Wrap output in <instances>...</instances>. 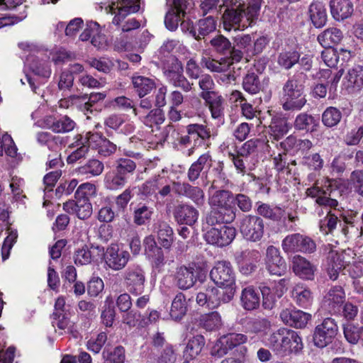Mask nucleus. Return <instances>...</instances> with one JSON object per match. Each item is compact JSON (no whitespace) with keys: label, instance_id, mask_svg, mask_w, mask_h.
<instances>
[{"label":"nucleus","instance_id":"nucleus-39","mask_svg":"<svg viewBox=\"0 0 363 363\" xmlns=\"http://www.w3.org/2000/svg\"><path fill=\"white\" fill-rule=\"evenodd\" d=\"M204 345V337L201 335H195L191 338L184 350L186 359H193L196 358L201 353Z\"/></svg>","mask_w":363,"mask_h":363},{"label":"nucleus","instance_id":"nucleus-12","mask_svg":"<svg viewBox=\"0 0 363 363\" xmlns=\"http://www.w3.org/2000/svg\"><path fill=\"white\" fill-rule=\"evenodd\" d=\"M104 259L109 268L118 271L126 266L130 259V254L118 245H111L104 253Z\"/></svg>","mask_w":363,"mask_h":363},{"label":"nucleus","instance_id":"nucleus-4","mask_svg":"<svg viewBox=\"0 0 363 363\" xmlns=\"http://www.w3.org/2000/svg\"><path fill=\"white\" fill-rule=\"evenodd\" d=\"M223 28L225 30H243L251 25L255 19L239 4L237 8L226 9L223 15Z\"/></svg>","mask_w":363,"mask_h":363},{"label":"nucleus","instance_id":"nucleus-32","mask_svg":"<svg viewBox=\"0 0 363 363\" xmlns=\"http://www.w3.org/2000/svg\"><path fill=\"white\" fill-rule=\"evenodd\" d=\"M232 202L233 194L225 190L216 191L209 199L211 206L221 210L230 209Z\"/></svg>","mask_w":363,"mask_h":363},{"label":"nucleus","instance_id":"nucleus-19","mask_svg":"<svg viewBox=\"0 0 363 363\" xmlns=\"http://www.w3.org/2000/svg\"><path fill=\"white\" fill-rule=\"evenodd\" d=\"M247 340V336L243 334H229L223 340L215 345L211 354L214 356L222 357L227 354L228 350L246 342Z\"/></svg>","mask_w":363,"mask_h":363},{"label":"nucleus","instance_id":"nucleus-49","mask_svg":"<svg viewBox=\"0 0 363 363\" xmlns=\"http://www.w3.org/2000/svg\"><path fill=\"white\" fill-rule=\"evenodd\" d=\"M16 152L17 148L11 135L4 133L0 136V155L1 156L5 153L13 157L16 155Z\"/></svg>","mask_w":363,"mask_h":363},{"label":"nucleus","instance_id":"nucleus-40","mask_svg":"<svg viewBox=\"0 0 363 363\" xmlns=\"http://www.w3.org/2000/svg\"><path fill=\"white\" fill-rule=\"evenodd\" d=\"M104 164L98 160H90L77 169L79 175L91 177L100 175L104 171Z\"/></svg>","mask_w":363,"mask_h":363},{"label":"nucleus","instance_id":"nucleus-50","mask_svg":"<svg viewBox=\"0 0 363 363\" xmlns=\"http://www.w3.org/2000/svg\"><path fill=\"white\" fill-rule=\"evenodd\" d=\"M341 118V112L334 107L328 108L322 116V121L328 127H333L337 125Z\"/></svg>","mask_w":363,"mask_h":363},{"label":"nucleus","instance_id":"nucleus-56","mask_svg":"<svg viewBox=\"0 0 363 363\" xmlns=\"http://www.w3.org/2000/svg\"><path fill=\"white\" fill-rule=\"evenodd\" d=\"M136 168L135 163L128 158H120L116 161V170L124 177H127L128 174L133 173Z\"/></svg>","mask_w":363,"mask_h":363},{"label":"nucleus","instance_id":"nucleus-57","mask_svg":"<svg viewBox=\"0 0 363 363\" xmlns=\"http://www.w3.org/2000/svg\"><path fill=\"white\" fill-rule=\"evenodd\" d=\"M271 328V323L265 318H259L248 323L247 330L252 333H265Z\"/></svg>","mask_w":363,"mask_h":363},{"label":"nucleus","instance_id":"nucleus-62","mask_svg":"<svg viewBox=\"0 0 363 363\" xmlns=\"http://www.w3.org/2000/svg\"><path fill=\"white\" fill-rule=\"evenodd\" d=\"M344 335L347 341L351 344H357L360 339L361 328L352 325H344Z\"/></svg>","mask_w":363,"mask_h":363},{"label":"nucleus","instance_id":"nucleus-48","mask_svg":"<svg viewBox=\"0 0 363 363\" xmlns=\"http://www.w3.org/2000/svg\"><path fill=\"white\" fill-rule=\"evenodd\" d=\"M300 55L296 51H285L279 55L278 64L286 69L291 68L299 60Z\"/></svg>","mask_w":363,"mask_h":363},{"label":"nucleus","instance_id":"nucleus-51","mask_svg":"<svg viewBox=\"0 0 363 363\" xmlns=\"http://www.w3.org/2000/svg\"><path fill=\"white\" fill-rule=\"evenodd\" d=\"M243 89L251 94H255L261 89V84L256 74L248 73L242 82Z\"/></svg>","mask_w":363,"mask_h":363},{"label":"nucleus","instance_id":"nucleus-21","mask_svg":"<svg viewBox=\"0 0 363 363\" xmlns=\"http://www.w3.org/2000/svg\"><path fill=\"white\" fill-rule=\"evenodd\" d=\"M292 269L296 275L303 279H313L315 267L305 257L296 255L292 259Z\"/></svg>","mask_w":363,"mask_h":363},{"label":"nucleus","instance_id":"nucleus-2","mask_svg":"<svg viewBox=\"0 0 363 363\" xmlns=\"http://www.w3.org/2000/svg\"><path fill=\"white\" fill-rule=\"evenodd\" d=\"M306 78V74L298 73L284 84L281 102L285 111H299L306 105L307 100L303 86Z\"/></svg>","mask_w":363,"mask_h":363},{"label":"nucleus","instance_id":"nucleus-16","mask_svg":"<svg viewBox=\"0 0 363 363\" xmlns=\"http://www.w3.org/2000/svg\"><path fill=\"white\" fill-rule=\"evenodd\" d=\"M168 82L176 87L182 89L184 91H189L191 89V84L183 74L182 64L175 60L172 66L164 72Z\"/></svg>","mask_w":363,"mask_h":363},{"label":"nucleus","instance_id":"nucleus-6","mask_svg":"<svg viewBox=\"0 0 363 363\" xmlns=\"http://www.w3.org/2000/svg\"><path fill=\"white\" fill-rule=\"evenodd\" d=\"M205 240L211 245L223 247L235 238L236 230L233 227L218 224L214 227L203 226Z\"/></svg>","mask_w":363,"mask_h":363},{"label":"nucleus","instance_id":"nucleus-58","mask_svg":"<svg viewBox=\"0 0 363 363\" xmlns=\"http://www.w3.org/2000/svg\"><path fill=\"white\" fill-rule=\"evenodd\" d=\"M260 291L263 297L262 305L264 308L266 309H272L279 298L274 294L272 288L267 286V285L260 286Z\"/></svg>","mask_w":363,"mask_h":363},{"label":"nucleus","instance_id":"nucleus-24","mask_svg":"<svg viewBox=\"0 0 363 363\" xmlns=\"http://www.w3.org/2000/svg\"><path fill=\"white\" fill-rule=\"evenodd\" d=\"M174 189L177 194L190 199L197 206H202L204 203V193L198 186H192L187 183H175Z\"/></svg>","mask_w":363,"mask_h":363},{"label":"nucleus","instance_id":"nucleus-15","mask_svg":"<svg viewBox=\"0 0 363 363\" xmlns=\"http://www.w3.org/2000/svg\"><path fill=\"white\" fill-rule=\"evenodd\" d=\"M197 272L194 265H182L177 268L174 277L176 286L182 290H187L194 286L197 281Z\"/></svg>","mask_w":363,"mask_h":363},{"label":"nucleus","instance_id":"nucleus-43","mask_svg":"<svg viewBox=\"0 0 363 363\" xmlns=\"http://www.w3.org/2000/svg\"><path fill=\"white\" fill-rule=\"evenodd\" d=\"M345 79L348 87L361 89L363 86V67L357 65L349 69Z\"/></svg>","mask_w":363,"mask_h":363},{"label":"nucleus","instance_id":"nucleus-30","mask_svg":"<svg viewBox=\"0 0 363 363\" xmlns=\"http://www.w3.org/2000/svg\"><path fill=\"white\" fill-rule=\"evenodd\" d=\"M157 239L161 245L164 248H169L173 242V230L169 225L163 220H158L155 223Z\"/></svg>","mask_w":363,"mask_h":363},{"label":"nucleus","instance_id":"nucleus-25","mask_svg":"<svg viewBox=\"0 0 363 363\" xmlns=\"http://www.w3.org/2000/svg\"><path fill=\"white\" fill-rule=\"evenodd\" d=\"M291 294L294 301L300 307H307L312 303V292L304 284L298 283L294 285Z\"/></svg>","mask_w":363,"mask_h":363},{"label":"nucleus","instance_id":"nucleus-5","mask_svg":"<svg viewBox=\"0 0 363 363\" xmlns=\"http://www.w3.org/2000/svg\"><path fill=\"white\" fill-rule=\"evenodd\" d=\"M106 11L113 16V24L120 26L125 18L138 12L140 9V0H108Z\"/></svg>","mask_w":363,"mask_h":363},{"label":"nucleus","instance_id":"nucleus-41","mask_svg":"<svg viewBox=\"0 0 363 363\" xmlns=\"http://www.w3.org/2000/svg\"><path fill=\"white\" fill-rule=\"evenodd\" d=\"M257 212L260 216L272 220H279L284 215V211L279 206L271 207L267 203L257 202Z\"/></svg>","mask_w":363,"mask_h":363},{"label":"nucleus","instance_id":"nucleus-7","mask_svg":"<svg viewBox=\"0 0 363 363\" xmlns=\"http://www.w3.org/2000/svg\"><path fill=\"white\" fill-rule=\"evenodd\" d=\"M281 246L286 253H312L316 248L315 243L311 238L299 233L287 235L282 240Z\"/></svg>","mask_w":363,"mask_h":363},{"label":"nucleus","instance_id":"nucleus-26","mask_svg":"<svg viewBox=\"0 0 363 363\" xmlns=\"http://www.w3.org/2000/svg\"><path fill=\"white\" fill-rule=\"evenodd\" d=\"M202 99L208 105L211 116L213 118H220L223 116V99L218 94H204Z\"/></svg>","mask_w":363,"mask_h":363},{"label":"nucleus","instance_id":"nucleus-38","mask_svg":"<svg viewBox=\"0 0 363 363\" xmlns=\"http://www.w3.org/2000/svg\"><path fill=\"white\" fill-rule=\"evenodd\" d=\"M319 125L318 119H315L311 115L306 113L298 114L294 121V127L299 130H306L308 132L316 131Z\"/></svg>","mask_w":363,"mask_h":363},{"label":"nucleus","instance_id":"nucleus-8","mask_svg":"<svg viewBox=\"0 0 363 363\" xmlns=\"http://www.w3.org/2000/svg\"><path fill=\"white\" fill-rule=\"evenodd\" d=\"M337 333V325L332 318H325L318 325L314 330L313 340L314 345L323 348L330 344Z\"/></svg>","mask_w":363,"mask_h":363},{"label":"nucleus","instance_id":"nucleus-10","mask_svg":"<svg viewBox=\"0 0 363 363\" xmlns=\"http://www.w3.org/2000/svg\"><path fill=\"white\" fill-rule=\"evenodd\" d=\"M325 248L330 250L326 258L325 269L330 279L336 280L340 272L342 269H347L348 261L346 260V257H350V255L346 252L339 253L337 250L331 249L330 245Z\"/></svg>","mask_w":363,"mask_h":363},{"label":"nucleus","instance_id":"nucleus-22","mask_svg":"<svg viewBox=\"0 0 363 363\" xmlns=\"http://www.w3.org/2000/svg\"><path fill=\"white\" fill-rule=\"evenodd\" d=\"M174 216L179 224L192 225L198 220L199 211L192 206L181 204L175 208Z\"/></svg>","mask_w":363,"mask_h":363},{"label":"nucleus","instance_id":"nucleus-37","mask_svg":"<svg viewBox=\"0 0 363 363\" xmlns=\"http://www.w3.org/2000/svg\"><path fill=\"white\" fill-rule=\"evenodd\" d=\"M306 194L308 196L315 199V203L319 206L335 208L338 203L337 200L328 197L326 192L317 186L308 188L306 190Z\"/></svg>","mask_w":363,"mask_h":363},{"label":"nucleus","instance_id":"nucleus-11","mask_svg":"<svg viewBox=\"0 0 363 363\" xmlns=\"http://www.w3.org/2000/svg\"><path fill=\"white\" fill-rule=\"evenodd\" d=\"M124 281L130 293L136 296L140 295L145 289V272L139 267H130L124 274Z\"/></svg>","mask_w":363,"mask_h":363},{"label":"nucleus","instance_id":"nucleus-27","mask_svg":"<svg viewBox=\"0 0 363 363\" xmlns=\"http://www.w3.org/2000/svg\"><path fill=\"white\" fill-rule=\"evenodd\" d=\"M240 301L245 310L256 309L260 303L259 294L253 286L245 287L242 291Z\"/></svg>","mask_w":363,"mask_h":363},{"label":"nucleus","instance_id":"nucleus-29","mask_svg":"<svg viewBox=\"0 0 363 363\" xmlns=\"http://www.w3.org/2000/svg\"><path fill=\"white\" fill-rule=\"evenodd\" d=\"M188 310L187 301L185 295L179 292L172 300L169 315L175 320H181Z\"/></svg>","mask_w":363,"mask_h":363},{"label":"nucleus","instance_id":"nucleus-54","mask_svg":"<svg viewBox=\"0 0 363 363\" xmlns=\"http://www.w3.org/2000/svg\"><path fill=\"white\" fill-rule=\"evenodd\" d=\"M7 231L8 235L5 238L1 247V255L3 259H6L9 257L10 251L18 238V233L16 230L9 228Z\"/></svg>","mask_w":363,"mask_h":363},{"label":"nucleus","instance_id":"nucleus-14","mask_svg":"<svg viewBox=\"0 0 363 363\" xmlns=\"http://www.w3.org/2000/svg\"><path fill=\"white\" fill-rule=\"evenodd\" d=\"M181 27L183 30L186 28L192 37L199 40L214 31L216 23L215 19L209 16L199 20L196 26H193L189 21H183Z\"/></svg>","mask_w":363,"mask_h":363},{"label":"nucleus","instance_id":"nucleus-44","mask_svg":"<svg viewBox=\"0 0 363 363\" xmlns=\"http://www.w3.org/2000/svg\"><path fill=\"white\" fill-rule=\"evenodd\" d=\"M271 135L275 140H279L287 134L289 130V125L284 118L274 117L272 118L269 125Z\"/></svg>","mask_w":363,"mask_h":363},{"label":"nucleus","instance_id":"nucleus-3","mask_svg":"<svg viewBox=\"0 0 363 363\" xmlns=\"http://www.w3.org/2000/svg\"><path fill=\"white\" fill-rule=\"evenodd\" d=\"M210 278L220 289L224 302L233 300L236 292L235 273L229 262H217L210 271Z\"/></svg>","mask_w":363,"mask_h":363},{"label":"nucleus","instance_id":"nucleus-55","mask_svg":"<svg viewBox=\"0 0 363 363\" xmlns=\"http://www.w3.org/2000/svg\"><path fill=\"white\" fill-rule=\"evenodd\" d=\"M211 45L217 52L222 54L230 52L232 48L229 40L221 35L213 38L211 40Z\"/></svg>","mask_w":363,"mask_h":363},{"label":"nucleus","instance_id":"nucleus-61","mask_svg":"<svg viewBox=\"0 0 363 363\" xmlns=\"http://www.w3.org/2000/svg\"><path fill=\"white\" fill-rule=\"evenodd\" d=\"M322 51L321 58L329 67H335L339 60L338 52L333 48H325Z\"/></svg>","mask_w":363,"mask_h":363},{"label":"nucleus","instance_id":"nucleus-64","mask_svg":"<svg viewBox=\"0 0 363 363\" xmlns=\"http://www.w3.org/2000/svg\"><path fill=\"white\" fill-rule=\"evenodd\" d=\"M350 182L354 192L363 197V172L353 171L350 176Z\"/></svg>","mask_w":363,"mask_h":363},{"label":"nucleus","instance_id":"nucleus-28","mask_svg":"<svg viewBox=\"0 0 363 363\" xmlns=\"http://www.w3.org/2000/svg\"><path fill=\"white\" fill-rule=\"evenodd\" d=\"M343 38L342 32L337 28H329L318 36V41L323 48H332L339 43Z\"/></svg>","mask_w":363,"mask_h":363},{"label":"nucleus","instance_id":"nucleus-35","mask_svg":"<svg viewBox=\"0 0 363 363\" xmlns=\"http://www.w3.org/2000/svg\"><path fill=\"white\" fill-rule=\"evenodd\" d=\"M26 63L36 75L49 77L51 74V70L48 63L45 60L40 59L39 56H29L26 58Z\"/></svg>","mask_w":363,"mask_h":363},{"label":"nucleus","instance_id":"nucleus-53","mask_svg":"<svg viewBox=\"0 0 363 363\" xmlns=\"http://www.w3.org/2000/svg\"><path fill=\"white\" fill-rule=\"evenodd\" d=\"M301 163L311 170L319 171L323 167L324 162L318 153H313L304 156Z\"/></svg>","mask_w":363,"mask_h":363},{"label":"nucleus","instance_id":"nucleus-20","mask_svg":"<svg viewBox=\"0 0 363 363\" xmlns=\"http://www.w3.org/2000/svg\"><path fill=\"white\" fill-rule=\"evenodd\" d=\"M283 323L291 327L303 328L306 327L311 315L300 310L286 308L280 313Z\"/></svg>","mask_w":363,"mask_h":363},{"label":"nucleus","instance_id":"nucleus-60","mask_svg":"<svg viewBox=\"0 0 363 363\" xmlns=\"http://www.w3.org/2000/svg\"><path fill=\"white\" fill-rule=\"evenodd\" d=\"M75 213L79 219H86L92 213V205L89 199H77V205Z\"/></svg>","mask_w":363,"mask_h":363},{"label":"nucleus","instance_id":"nucleus-63","mask_svg":"<svg viewBox=\"0 0 363 363\" xmlns=\"http://www.w3.org/2000/svg\"><path fill=\"white\" fill-rule=\"evenodd\" d=\"M96 187L94 184L86 182L81 184L77 189L75 196L77 199H88L89 197L96 195Z\"/></svg>","mask_w":363,"mask_h":363},{"label":"nucleus","instance_id":"nucleus-52","mask_svg":"<svg viewBox=\"0 0 363 363\" xmlns=\"http://www.w3.org/2000/svg\"><path fill=\"white\" fill-rule=\"evenodd\" d=\"M165 117L162 110L156 108L150 111L143 118V123L150 128L156 127L162 124Z\"/></svg>","mask_w":363,"mask_h":363},{"label":"nucleus","instance_id":"nucleus-23","mask_svg":"<svg viewBox=\"0 0 363 363\" xmlns=\"http://www.w3.org/2000/svg\"><path fill=\"white\" fill-rule=\"evenodd\" d=\"M330 13L337 21H343L352 16L354 9L350 0H331Z\"/></svg>","mask_w":363,"mask_h":363},{"label":"nucleus","instance_id":"nucleus-33","mask_svg":"<svg viewBox=\"0 0 363 363\" xmlns=\"http://www.w3.org/2000/svg\"><path fill=\"white\" fill-rule=\"evenodd\" d=\"M345 299V294L343 289L340 286H335L332 288L325 296L324 299V304L328 307V311H335L341 303L344 302Z\"/></svg>","mask_w":363,"mask_h":363},{"label":"nucleus","instance_id":"nucleus-18","mask_svg":"<svg viewBox=\"0 0 363 363\" xmlns=\"http://www.w3.org/2000/svg\"><path fill=\"white\" fill-rule=\"evenodd\" d=\"M42 125L56 133H66L75 128V122L67 116L60 118L46 116L43 119Z\"/></svg>","mask_w":363,"mask_h":363},{"label":"nucleus","instance_id":"nucleus-9","mask_svg":"<svg viewBox=\"0 0 363 363\" xmlns=\"http://www.w3.org/2000/svg\"><path fill=\"white\" fill-rule=\"evenodd\" d=\"M240 230L245 239L259 240L264 234L263 220L256 216H245L240 222Z\"/></svg>","mask_w":363,"mask_h":363},{"label":"nucleus","instance_id":"nucleus-31","mask_svg":"<svg viewBox=\"0 0 363 363\" xmlns=\"http://www.w3.org/2000/svg\"><path fill=\"white\" fill-rule=\"evenodd\" d=\"M309 15L315 27L321 28L325 25L328 16L326 9L322 3H312L309 7Z\"/></svg>","mask_w":363,"mask_h":363},{"label":"nucleus","instance_id":"nucleus-13","mask_svg":"<svg viewBox=\"0 0 363 363\" xmlns=\"http://www.w3.org/2000/svg\"><path fill=\"white\" fill-rule=\"evenodd\" d=\"M265 265L266 269L271 274L277 276L284 274L287 269L286 263L280 255L279 249L273 245L267 248Z\"/></svg>","mask_w":363,"mask_h":363},{"label":"nucleus","instance_id":"nucleus-34","mask_svg":"<svg viewBox=\"0 0 363 363\" xmlns=\"http://www.w3.org/2000/svg\"><path fill=\"white\" fill-rule=\"evenodd\" d=\"M133 88L140 97H143L155 88L153 79L141 75H134L132 77Z\"/></svg>","mask_w":363,"mask_h":363},{"label":"nucleus","instance_id":"nucleus-17","mask_svg":"<svg viewBox=\"0 0 363 363\" xmlns=\"http://www.w3.org/2000/svg\"><path fill=\"white\" fill-rule=\"evenodd\" d=\"M196 302L199 306L213 309L221 303H225L220 295V291L214 286L206 288L204 291H200L196 294Z\"/></svg>","mask_w":363,"mask_h":363},{"label":"nucleus","instance_id":"nucleus-59","mask_svg":"<svg viewBox=\"0 0 363 363\" xmlns=\"http://www.w3.org/2000/svg\"><path fill=\"white\" fill-rule=\"evenodd\" d=\"M229 158L233 162L238 173L245 175L247 170L252 169V167H248L246 164L247 158H245V156L240 155L238 152L237 155L229 153Z\"/></svg>","mask_w":363,"mask_h":363},{"label":"nucleus","instance_id":"nucleus-46","mask_svg":"<svg viewBox=\"0 0 363 363\" xmlns=\"http://www.w3.org/2000/svg\"><path fill=\"white\" fill-rule=\"evenodd\" d=\"M104 363H124L125 350L123 346H117L113 350H104L102 352Z\"/></svg>","mask_w":363,"mask_h":363},{"label":"nucleus","instance_id":"nucleus-47","mask_svg":"<svg viewBox=\"0 0 363 363\" xmlns=\"http://www.w3.org/2000/svg\"><path fill=\"white\" fill-rule=\"evenodd\" d=\"M199 323L207 330H213L220 326L221 318L218 312H211L202 315Z\"/></svg>","mask_w":363,"mask_h":363},{"label":"nucleus","instance_id":"nucleus-36","mask_svg":"<svg viewBox=\"0 0 363 363\" xmlns=\"http://www.w3.org/2000/svg\"><path fill=\"white\" fill-rule=\"evenodd\" d=\"M201 65L211 72H223L228 71L231 66L229 59L221 58L216 60L208 56H203L201 59Z\"/></svg>","mask_w":363,"mask_h":363},{"label":"nucleus","instance_id":"nucleus-42","mask_svg":"<svg viewBox=\"0 0 363 363\" xmlns=\"http://www.w3.org/2000/svg\"><path fill=\"white\" fill-rule=\"evenodd\" d=\"M127 177L121 175L116 169L108 172L104 177L105 187L109 190H118L123 188Z\"/></svg>","mask_w":363,"mask_h":363},{"label":"nucleus","instance_id":"nucleus-45","mask_svg":"<svg viewBox=\"0 0 363 363\" xmlns=\"http://www.w3.org/2000/svg\"><path fill=\"white\" fill-rule=\"evenodd\" d=\"M153 209L145 204H139L133 211V223L137 225H146L151 220Z\"/></svg>","mask_w":363,"mask_h":363},{"label":"nucleus","instance_id":"nucleus-1","mask_svg":"<svg viewBox=\"0 0 363 363\" xmlns=\"http://www.w3.org/2000/svg\"><path fill=\"white\" fill-rule=\"evenodd\" d=\"M262 341L265 346L280 357L297 354L303 347L302 338L298 333L286 328H279L264 337Z\"/></svg>","mask_w":363,"mask_h":363}]
</instances>
